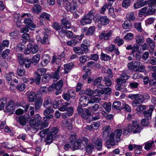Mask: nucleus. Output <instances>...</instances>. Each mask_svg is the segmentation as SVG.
I'll use <instances>...</instances> for the list:
<instances>
[{
	"label": "nucleus",
	"mask_w": 156,
	"mask_h": 156,
	"mask_svg": "<svg viewBox=\"0 0 156 156\" xmlns=\"http://www.w3.org/2000/svg\"><path fill=\"white\" fill-rule=\"evenodd\" d=\"M41 118L38 114H36L34 117L30 119L29 123L32 128L30 129L32 132H36L39 129L38 127L40 125V122Z\"/></svg>",
	"instance_id": "nucleus-1"
},
{
	"label": "nucleus",
	"mask_w": 156,
	"mask_h": 156,
	"mask_svg": "<svg viewBox=\"0 0 156 156\" xmlns=\"http://www.w3.org/2000/svg\"><path fill=\"white\" fill-rule=\"evenodd\" d=\"M122 133L121 129H117L115 130L114 133L111 132L110 133L109 136V140L110 142L112 143V146L115 145V144L120 140Z\"/></svg>",
	"instance_id": "nucleus-2"
},
{
	"label": "nucleus",
	"mask_w": 156,
	"mask_h": 156,
	"mask_svg": "<svg viewBox=\"0 0 156 156\" xmlns=\"http://www.w3.org/2000/svg\"><path fill=\"white\" fill-rule=\"evenodd\" d=\"M142 128L140 126L136 121L133 122L132 124H130L128 126L127 130L125 129V132L127 131L128 133L131 132L133 131V133H137L140 132L142 130Z\"/></svg>",
	"instance_id": "nucleus-3"
},
{
	"label": "nucleus",
	"mask_w": 156,
	"mask_h": 156,
	"mask_svg": "<svg viewBox=\"0 0 156 156\" xmlns=\"http://www.w3.org/2000/svg\"><path fill=\"white\" fill-rule=\"evenodd\" d=\"M23 23L26 24V27L29 28V29L31 30H33L36 28V26L34 23L32 21V16L30 17L29 16V17L25 18L23 21Z\"/></svg>",
	"instance_id": "nucleus-4"
},
{
	"label": "nucleus",
	"mask_w": 156,
	"mask_h": 156,
	"mask_svg": "<svg viewBox=\"0 0 156 156\" xmlns=\"http://www.w3.org/2000/svg\"><path fill=\"white\" fill-rule=\"evenodd\" d=\"M65 7L67 12L74 13L76 11V9L78 8V5L75 4L72 5L71 2H68L66 3Z\"/></svg>",
	"instance_id": "nucleus-5"
},
{
	"label": "nucleus",
	"mask_w": 156,
	"mask_h": 156,
	"mask_svg": "<svg viewBox=\"0 0 156 156\" xmlns=\"http://www.w3.org/2000/svg\"><path fill=\"white\" fill-rule=\"evenodd\" d=\"M91 141L95 144V147L98 150H100L101 149L102 147V141L101 139L97 138L96 139V137L93 136L91 138Z\"/></svg>",
	"instance_id": "nucleus-6"
},
{
	"label": "nucleus",
	"mask_w": 156,
	"mask_h": 156,
	"mask_svg": "<svg viewBox=\"0 0 156 156\" xmlns=\"http://www.w3.org/2000/svg\"><path fill=\"white\" fill-rule=\"evenodd\" d=\"M144 101L143 95L137 94L136 99L133 101L132 105L133 107H136L137 106L142 104Z\"/></svg>",
	"instance_id": "nucleus-7"
},
{
	"label": "nucleus",
	"mask_w": 156,
	"mask_h": 156,
	"mask_svg": "<svg viewBox=\"0 0 156 156\" xmlns=\"http://www.w3.org/2000/svg\"><path fill=\"white\" fill-rule=\"evenodd\" d=\"M120 79H116V82L117 84L115 86V88L116 90L122 91V92H126V90L125 87V83H121Z\"/></svg>",
	"instance_id": "nucleus-8"
},
{
	"label": "nucleus",
	"mask_w": 156,
	"mask_h": 156,
	"mask_svg": "<svg viewBox=\"0 0 156 156\" xmlns=\"http://www.w3.org/2000/svg\"><path fill=\"white\" fill-rule=\"evenodd\" d=\"M112 32L111 30L108 31L103 30L99 36V38L101 39H104L105 40H109L111 37Z\"/></svg>",
	"instance_id": "nucleus-9"
},
{
	"label": "nucleus",
	"mask_w": 156,
	"mask_h": 156,
	"mask_svg": "<svg viewBox=\"0 0 156 156\" xmlns=\"http://www.w3.org/2000/svg\"><path fill=\"white\" fill-rule=\"evenodd\" d=\"M63 85V81L62 80H61L58 81L56 83H53L49 87V90L52 91L55 88V89L57 90H59L61 89Z\"/></svg>",
	"instance_id": "nucleus-10"
},
{
	"label": "nucleus",
	"mask_w": 156,
	"mask_h": 156,
	"mask_svg": "<svg viewBox=\"0 0 156 156\" xmlns=\"http://www.w3.org/2000/svg\"><path fill=\"white\" fill-rule=\"evenodd\" d=\"M15 119L20 125L24 126L28 121V118L23 116L16 117Z\"/></svg>",
	"instance_id": "nucleus-11"
},
{
	"label": "nucleus",
	"mask_w": 156,
	"mask_h": 156,
	"mask_svg": "<svg viewBox=\"0 0 156 156\" xmlns=\"http://www.w3.org/2000/svg\"><path fill=\"white\" fill-rule=\"evenodd\" d=\"M150 108L147 111H144L143 112L144 116L147 118L148 119H151L152 112L154 108V106L151 105L150 106Z\"/></svg>",
	"instance_id": "nucleus-12"
},
{
	"label": "nucleus",
	"mask_w": 156,
	"mask_h": 156,
	"mask_svg": "<svg viewBox=\"0 0 156 156\" xmlns=\"http://www.w3.org/2000/svg\"><path fill=\"white\" fill-rule=\"evenodd\" d=\"M34 40H32L30 41V43L28 44V45L30 48V50L31 53L34 54L37 53L38 51V46L37 44H33Z\"/></svg>",
	"instance_id": "nucleus-13"
},
{
	"label": "nucleus",
	"mask_w": 156,
	"mask_h": 156,
	"mask_svg": "<svg viewBox=\"0 0 156 156\" xmlns=\"http://www.w3.org/2000/svg\"><path fill=\"white\" fill-rule=\"evenodd\" d=\"M88 16H85L80 21L81 25H85L87 24H90L92 22V17H89Z\"/></svg>",
	"instance_id": "nucleus-14"
},
{
	"label": "nucleus",
	"mask_w": 156,
	"mask_h": 156,
	"mask_svg": "<svg viewBox=\"0 0 156 156\" xmlns=\"http://www.w3.org/2000/svg\"><path fill=\"white\" fill-rule=\"evenodd\" d=\"M79 103L80 105L83 106H86L90 103V100L85 96L81 97L79 99Z\"/></svg>",
	"instance_id": "nucleus-15"
},
{
	"label": "nucleus",
	"mask_w": 156,
	"mask_h": 156,
	"mask_svg": "<svg viewBox=\"0 0 156 156\" xmlns=\"http://www.w3.org/2000/svg\"><path fill=\"white\" fill-rule=\"evenodd\" d=\"M50 60L49 55L47 54L44 55L42 57V60L41 62V64L43 66H46Z\"/></svg>",
	"instance_id": "nucleus-16"
},
{
	"label": "nucleus",
	"mask_w": 156,
	"mask_h": 156,
	"mask_svg": "<svg viewBox=\"0 0 156 156\" xmlns=\"http://www.w3.org/2000/svg\"><path fill=\"white\" fill-rule=\"evenodd\" d=\"M111 131V129L109 126H104L102 129L103 137L105 138H106L108 136L109 137L108 135Z\"/></svg>",
	"instance_id": "nucleus-17"
},
{
	"label": "nucleus",
	"mask_w": 156,
	"mask_h": 156,
	"mask_svg": "<svg viewBox=\"0 0 156 156\" xmlns=\"http://www.w3.org/2000/svg\"><path fill=\"white\" fill-rule=\"evenodd\" d=\"M81 141L80 140L78 139L76 142L73 143V144H71L72 147L74 150L82 149L83 148L81 147H82V146L80 143Z\"/></svg>",
	"instance_id": "nucleus-18"
},
{
	"label": "nucleus",
	"mask_w": 156,
	"mask_h": 156,
	"mask_svg": "<svg viewBox=\"0 0 156 156\" xmlns=\"http://www.w3.org/2000/svg\"><path fill=\"white\" fill-rule=\"evenodd\" d=\"M73 66V63L72 62L65 64L64 65V73L67 74L69 73L71 70Z\"/></svg>",
	"instance_id": "nucleus-19"
},
{
	"label": "nucleus",
	"mask_w": 156,
	"mask_h": 156,
	"mask_svg": "<svg viewBox=\"0 0 156 156\" xmlns=\"http://www.w3.org/2000/svg\"><path fill=\"white\" fill-rule=\"evenodd\" d=\"M61 25L63 26L64 29H70L71 26V23L68 20L65 18H63L61 20Z\"/></svg>",
	"instance_id": "nucleus-20"
},
{
	"label": "nucleus",
	"mask_w": 156,
	"mask_h": 156,
	"mask_svg": "<svg viewBox=\"0 0 156 156\" xmlns=\"http://www.w3.org/2000/svg\"><path fill=\"white\" fill-rule=\"evenodd\" d=\"M106 48L107 50H108L111 52L113 51H114L115 54L117 55H119L120 54L118 48H116L115 45L113 44L110 45Z\"/></svg>",
	"instance_id": "nucleus-21"
},
{
	"label": "nucleus",
	"mask_w": 156,
	"mask_h": 156,
	"mask_svg": "<svg viewBox=\"0 0 156 156\" xmlns=\"http://www.w3.org/2000/svg\"><path fill=\"white\" fill-rule=\"evenodd\" d=\"M60 68V66H59L56 71L54 73H53L51 76V77L54 79V81H56L59 79V73Z\"/></svg>",
	"instance_id": "nucleus-22"
},
{
	"label": "nucleus",
	"mask_w": 156,
	"mask_h": 156,
	"mask_svg": "<svg viewBox=\"0 0 156 156\" xmlns=\"http://www.w3.org/2000/svg\"><path fill=\"white\" fill-rule=\"evenodd\" d=\"M136 43L140 45L143 44L144 42V37L141 35H137L135 37Z\"/></svg>",
	"instance_id": "nucleus-23"
},
{
	"label": "nucleus",
	"mask_w": 156,
	"mask_h": 156,
	"mask_svg": "<svg viewBox=\"0 0 156 156\" xmlns=\"http://www.w3.org/2000/svg\"><path fill=\"white\" fill-rule=\"evenodd\" d=\"M90 114V112L89 109L87 108L83 109V111L81 114V116L82 118L87 119Z\"/></svg>",
	"instance_id": "nucleus-24"
},
{
	"label": "nucleus",
	"mask_w": 156,
	"mask_h": 156,
	"mask_svg": "<svg viewBox=\"0 0 156 156\" xmlns=\"http://www.w3.org/2000/svg\"><path fill=\"white\" fill-rule=\"evenodd\" d=\"M51 100L49 97H47L44 99L43 104L44 107L45 108L51 107Z\"/></svg>",
	"instance_id": "nucleus-25"
},
{
	"label": "nucleus",
	"mask_w": 156,
	"mask_h": 156,
	"mask_svg": "<svg viewBox=\"0 0 156 156\" xmlns=\"http://www.w3.org/2000/svg\"><path fill=\"white\" fill-rule=\"evenodd\" d=\"M101 24L103 26L107 25L110 22L109 19L106 16H101Z\"/></svg>",
	"instance_id": "nucleus-26"
},
{
	"label": "nucleus",
	"mask_w": 156,
	"mask_h": 156,
	"mask_svg": "<svg viewBox=\"0 0 156 156\" xmlns=\"http://www.w3.org/2000/svg\"><path fill=\"white\" fill-rule=\"evenodd\" d=\"M28 98L30 102H34L36 100L37 95L35 93L33 92H31L28 93Z\"/></svg>",
	"instance_id": "nucleus-27"
},
{
	"label": "nucleus",
	"mask_w": 156,
	"mask_h": 156,
	"mask_svg": "<svg viewBox=\"0 0 156 156\" xmlns=\"http://www.w3.org/2000/svg\"><path fill=\"white\" fill-rule=\"evenodd\" d=\"M122 27L125 29H129L132 27V24L129 20L125 21L122 24Z\"/></svg>",
	"instance_id": "nucleus-28"
},
{
	"label": "nucleus",
	"mask_w": 156,
	"mask_h": 156,
	"mask_svg": "<svg viewBox=\"0 0 156 156\" xmlns=\"http://www.w3.org/2000/svg\"><path fill=\"white\" fill-rule=\"evenodd\" d=\"M41 75L36 72H35L34 74V78L36 83L37 85L40 84Z\"/></svg>",
	"instance_id": "nucleus-29"
},
{
	"label": "nucleus",
	"mask_w": 156,
	"mask_h": 156,
	"mask_svg": "<svg viewBox=\"0 0 156 156\" xmlns=\"http://www.w3.org/2000/svg\"><path fill=\"white\" fill-rule=\"evenodd\" d=\"M129 76L123 72L120 75V78L117 79H120L121 83L125 84L126 82V80L129 79Z\"/></svg>",
	"instance_id": "nucleus-30"
},
{
	"label": "nucleus",
	"mask_w": 156,
	"mask_h": 156,
	"mask_svg": "<svg viewBox=\"0 0 156 156\" xmlns=\"http://www.w3.org/2000/svg\"><path fill=\"white\" fill-rule=\"evenodd\" d=\"M32 10L34 13L38 14L41 10V8L39 4H35L32 8Z\"/></svg>",
	"instance_id": "nucleus-31"
},
{
	"label": "nucleus",
	"mask_w": 156,
	"mask_h": 156,
	"mask_svg": "<svg viewBox=\"0 0 156 156\" xmlns=\"http://www.w3.org/2000/svg\"><path fill=\"white\" fill-rule=\"evenodd\" d=\"M25 48L26 47L23 44L18 43L17 44L15 49L16 52H21L23 51Z\"/></svg>",
	"instance_id": "nucleus-32"
},
{
	"label": "nucleus",
	"mask_w": 156,
	"mask_h": 156,
	"mask_svg": "<svg viewBox=\"0 0 156 156\" xmlns=\"http://www.w3.org/2000/svg\"><path fill=\"white\" fill-rule=\"evenodd\" d=\"M114 42L115 44H117V45L120 46L122 45L124 43L123 40L122 38H120L119 36H117L116 38L114 40Z\"/></svg>",
	"instance_id": "nucleus-33"
},
{
	"label": "nucleus",
	"mask_w": 156,
	"mask_h": 156,
	"mask_svg": "<svg viewBox=\"0 0 156 156\" xmlns=\"http://www.w3.org/2000/svg\"><path fill=\"white\" fill-rule=\"evenodd\" d=\"M94 145L91 143H90L87 146L86 148V153L88 154H90L92 152V150L94 149Z\"/></svg>",
	"instance_id": "nucleus-34"
},
{
	"label": "nucleus",
	"mask_w": 156,
	"mask_h": 156,
	"mask_svg": "<svg viewBox=\"0 0 156 156\" xmlns=\"http://www.w3.org/2000/svg\"><path fill=\"white\" fill-rule=\"evenodd\" d=\"M110 78L107 76H105L104 77L103 81L105 82L104 83L107 87H110L112 84V81Z\"/></svg>",
	"instance_id": "nucleus-35"
},
{
	"label": "nucleus",
	"mask_w": 156,
	"mask_h": 156,
	"mask_svg": "<svg viewBox=\"0 0 156 156\" xmlns=\"http://www.w3.org/2000/svg\"><path fill=\"white\" fill-rule=\"evenodd\" d=\"M100 99V97L98 94L94 95L91 97L90 100V103L98 102Z\"/></svg>",
	"instance_id": "nucleus-36"
},
{
	"label": "nucleus",
	"mask_w": 156,
	"mask_h": 156,
	"mask_svg": "<svg viewBox=\"0 0 156 156\" xmlns=\"http://www.w3.org/2000/svg\"><path fill=\"white\" fill-rule=\"evenodd\" d=\"M126 17L130 21H134L135 20V17L134 15L133 12H132L128 13L126 15Z\"/></svg>",
	"instance_id": "nucleus-37"
},
{
	"label": "nucleus",
	"mask_w": 156,
	"mask_h": 156,
	"mask_svg": "<svg viewBox=\"0 0 156 156\" xmlns=\"http://www.w3.org/2000/svg\"><path fill=\"white\" fill-rule=\"evenodd\" d=\"M95 31V27L94 26H91L88 29L86 34L87 35H92Z\"/></svg>",
	"instance_id": "nucleus-38"
},
{
	"label": "nucleus",
	"mask_w": 156,
	"mask_h": 156,
	"mask_svg": "<svg viewBox=\"0 0 156 156\" xmlns=\"http://www.w3.org/2000/svg\"><path fill=\"white\" fill-rule=\"evenodd\" d=\"M41 42L42 44H50V42H49L48 35L47 34H45L44 37H42V39H41Z\"/></svg>",
	"instance_id": "nucleus-39"
},
{
	"label": "nucleus",
	"mask_w": 156,
	"mask_h": 156,
	"mask_svg": "<svg viewBox=\"0 0 156 156\" xmlns=\"http://www.w3.org/2000/svg\"><path fill=\"white\" fill-rule=\"evenodd\" d=\"M53 136L49 133L48 134L45 139V142L46 144H50L53 141Z\"/></svg>",
	"instance_id": "nucleus-40"
},
{
	"label": "nucleus",
	"mask_w": 156,
	"mask_h": 156,
	"mask_svg": "<svg viewBox=\"0 0 156 156\" xmlns=\"http://www.w3.org/2000/svg\"><path fill=\"white\" fill-rule=\"evenodd\" d=\"M70 105V103L68 102H65L62 103L61 106L58 109L60 111H64L66 110L67 109V106Z\"/></svg>",
	"instance_id": "nucleus-41"
},
{
	"label": "nucleus",
	"mask_w": 156,
	"mask_h": 156,
	"mask_svg": "<svg viewBox=\"0 0 156 156\" xmlns=\"http://www.w3.org/2000/svg\"><path fill=\"white\" fill-rule=\"evenodd\" d=\"M133 37V34L132 33H128L125 35L123 38L125 40L130 41L132 40Z\"/></svg>",
	"instance_id": "nucleus-42"
},
{
	"label": "nucleus",
	"mask_w": 156,
	"mask_h": 156,
	"mask_svg": "<svg viewBox=\"0 0 156 156\" xmlns=\"http://www.w3.org/2000/svg\"><path fill=\"white\" fill-rule=\"evenodd\" d=\"M78 140H81L80 143L82 144V148L85 147V144L87 145L89 142V140L85 137H82L81 139H79Z\"/></svg>",
	"instance_id": "nucleus-43"
},
{
	"label": "nucleus",
	"mask_w": 156,
	"mask_h": 156,
	"mask_svg": "<svg viewBox=\"0 0 156 156\" xmlns=\"http://www.w3.org/2000/svg\"><path fill=\"white\" fill-rule=\"evenodd\" d=\"M152 75L153 79L152 80H150L149 83L150 85L151 86L153 85L156 86V73H153Z\"/></svg>",
	"instance_id": "nucleus-44"
},
{
	"label": "nucleus",
	"mask_w": 156,
	"mask_h": 156,
	"mask_svg": "<svg viewBox=\"0 0 156 156\" xmlns=\"http://www.w3.org/2000/svg\"><path fill=\"white\" fill-rule=\"evenodd\" d=\"M145 2L146 5L147 4L148 6L151 8L154 7L156 5V0H148Z\"/></svg>",
	"instance_id": "nucleus-45"
},
{
	"label": "nucleus",
	"mask_w": 156,
	"mask_h": 156,
	"mask_svg": "<svg viewBox=\"0 0 156 156\" xmlns=\"http://www.w3.org/2000/svg\"><path fill=\"white\" fill-rule=\"evenodd\" d=\"M54 112V110L51 107H48L44 111L43 114L45 116H47L51 113H53Z\"/></svg>",
	"instance_id": "nucleus-46"
},
{
	"label": "nucleus",
	"mask_w": 156,
	"mask_h": 156,
	"mask_svg": "<svg viewBox=\"0 0 156 156\" xmlns=\"http://www.w3.org/2000/svg\"><path fill=\"white\" fill-rule=\"evenodd\" d=\"M146 3L145 1L144 2H137L136 4L134 5V7L136 9L141 8V7L146 5Z\"/></svg>",
	"instance_id": "nucleus-47"
},
{
	"label": "nucleus",
	"mask_w": 156,
	"mask_h": 156,
	"mask_svg": "<svg viewBox=\"0 0 156 156\" xmlns=\"http://www.w3.org/2000/svg\"><path fill=\"white\" fill-rule=\"evenodd\" d=\"M111 103L105 102L103 104V106L107 112H109L111 110Z\"/></svg>",
	"instance_id": "nucleus-48"
},
{
	"label": "nucleus",
	"mask_w": 156,
	"mask_h": 156,
	"mask_svg": "<svg viewBox=\"0 0 156 156\" xmlns=\"http://www.w3.org/2000/svg\"><path fill=\"white\" fill-rule=\"evenodd\" d=\"M147 43L149 44L151 48L153 49L155 47L154 41L150 38H147L146 40Z\"/></svg>",
	"instance_id": "nucleus-49"
},
{
	"label": "nucleus",
	"mask_w": 156,
	"mask_h": 156,
	"mask_svg": "<svg viewBox=\"0 0 156 156\" xmlns=\"http://www.w3.org/2000/svg\"><path fill=\"white\" fill-rule=\"evenodd\" d=\"M9 41L7 40H5L3 41L2 44H0V51H2L3 47H8L9 45Z\"/></svg>",
	"instance_id": "nucleus-50"
},
{
	"label": "nucleus",
	"mask_w": 156,
	"mask_h": 156,
	"mask_svg": "<svg viewBox=\"0 0 156 156\" xmlns=\"http://www.w3.org/2000/svg\"><path fill=\"white\" fill-rule=\"evenodd\" d=\"M121 103L119 101H114L112 105V108L120 110L121 108Z\"/></svg>",
	"instance_id": "nucleus-51"
},
{
	"label": "nucleus",
	"mask_w": 156,
	"mask_h": 156,
	"mask_svg": "<svg viewBox=\"0 0 156 156\" xmlns=\"http://www.w3.org/2000/svg\"><path fill=\"white\" fill-rule=\"evenodd\" d=\"M40 55L37 54L34 55L31 59V62L33 63H37L39 61Z\"/></svg>",
	"instance_id": "nucleus-52"
},
{
	"label": "nucleus",
	"mask_w": 156,
	"mask_h": 156,
	"mask_svg": "<svg viewBox=\"0 0 156 156\" xmlns=\"http://www.w3.org/2000/svg\"><path fill=\"white\" fill-rule=\"evenodd\" d=\"M23 64L24 65L25 67L26 68H29L30 66L31 65V62L30 59L25 58L23 61Z\"/></svg>",
	"instance_id": "nucleus-53"
},
{
	"label": "nucleus",
	"mask_w": 156,
	"mask_h": 156,
	"mask_svg": "<svg viewBox=\"0 0 156 156\" xmlns=\"http://www.w3.org/2000/svg\"><path fill=\"white\" fill-rule=\"evenodd\" d=\"M17 59L20 64L23 65L25 59L23 55L21 53H19L17 55Z\"/></svg>",
	"instance_id": "nucleus-54"
},
{
	"label": "nucleus",
	"mask_w": 156,
	"mask_h": 156,
	"mask_svg": "<svg viewBox=\"0 0 156 156\" xmlns=\"http://www.w3.org/2000/svg\"><path fill=\"white\" fill-rule=\"evenodd\" d=\"M26 85L24 83H21L18 84L16 87L17 90L20 91H23L25 88Z\"/></svg>",
	"instance_id": "nucleus-55"
},
{
	"label": "nucleus",
	"mask_w": 156,
	"mask_h": 156,
	"mask_svg": "<svg viewBox=\"0 0 156 156\" xmlns=\"http://www.w3.org/2000/svg\"><path fill=\"white\" fill-rule=\"evenodd\" d=\"M73 51L79 55H81L83 54L81 47H75L73 48Z\"/></svg>",
	"instance_id": "nucleus-56"
},
{
	"label": "nucleus",
	"mask_w": 156,
	"mask_h": 156,
	"mask_svg": "<svg viewBox=\"0 0 156 156\" xmlns=\"http://www.w3.org/2000/svg\"><path fill=\"white\" fill-rule=\"evenodd\" d=\"M49 131V129L48 128L44 129L40 132L39 135L41 137H44Z\"/></svg>",
	"instance_id": "nucleus-57"
},
{
	"label": "nucleus",
	"mask_w": 156,
	"mask_h": 156,
	"mask_svg": "<svg viewBox=\"0 0 156 156\" xmlns=\"http://www.w3.org/2000/svg\"><path fill=\"white\" fill-rule=\"evenodd\" d=\"M89 59L88 56L86 55H83L81 56L79 58V61L80 62L84 63L86 62Z\"/></svg>",
	"instance_id": "nucleus-58"
},
{
	"label": "nucleus",
	"mask_w": 156,
	"mask_h": 156,
	"mask_svg": "<svg viewBox=\"0 0 156 156\" xmlns=\"http://www.w3.org/2000/svg\"><path fill=\"white\" fill-rule=\"evenodd\" d=\"M63 124L64 125L63 126L64 127H68L69 129H70L72 128V124L70 121L66 120L65 121Z\"/></svg>",
	"instance_id": "nucleus-59"
},
{
	"label": "nucleus",
	"mask_w": 156,
	"mask_h": 156,
	"mask_svg": "<svg viewBox=\"0 0 156 156\" xmlns=\"http://www.w3.org/2000/svg\"><path fill=\"white\" fill-rule=\"evenodd\" d=\"M22 80L24 82L32 84L34 82V79L32 78H27L26 77H24L22 78Z\"/></svg>",
	"instance_id": "nucleus-60"
},
{
	"label": "nucleus",
	"mask_w": 156,
	"mask_h": 156,
	"mask_svg": "<svg viewBox=\"0 0 156 156\" xmlns=\"http://www.w3.org/2000/svg\"><path fill=\"white\" fill-rule=\"evenodd\" d=\"M0 110L3 109L6 103V100L5 98H1L0 99Z\"/></svg>",
	"instance_id": "nucleus-61"
},
{
	"label": "nucleus",
	"mask_w": 156,
	"mask_h": 156,
	"mask_svg": "<svg viewBox=\"0 0 156 156\" xmlns=\"http://www.w3.org/2000/svg\"><path fill=\"white\" fill-rule=\"evenodd\" d=\"M5 76L7 80L10 82L12 81L14 74L12 72H9L8 74H5Z\"/></svg>",
	"instance_id": "nucleus-62"
},
{
	"label": "nucleus",
	"mask_w": 156,
	"mask_h": 156,
	"mask_svg": "<svg viewBox=\"0 0 156 156\" xmlns=\"http://www.w3.org/2000/svg\"><path fill=\"white\" fill-rule=\"evenodd\" d=\"M130 0H124L122 3V6L126 9L130 5Z\"/></svg>",
	"instance_id": "nucleus-63"
},
{
	"label": "nucleus",
	"mask_w": 156,
	"mask_h": 156,
	"mask_svg": "<svg viewBox=\"0 0 156 156\" xmlns=\"http://www.w3.org/2000/svg\"><path fill=\"white\" fill-rule=\"evenodd\" d=\"M145 119H143L141 121V125L144 126H149V122L148 120Z\"/></svg>",
	"instance_id": "nucleus-64"
}]
</instances>
